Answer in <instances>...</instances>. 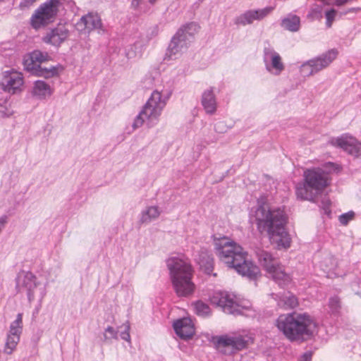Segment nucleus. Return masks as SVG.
Masks as SVG:
<instances>
[{
  "mask_svg": "<svg viewBox=\"0 0 361 361\" xmlns=\"http://www.w3.org/2000/svg\"><path fill=\"white\" fill-rule=\"evenodd\" d=\"M329 306L332 313H337L341 307L338 297H331L329 300Z\"/></svg>",
  "mask_w": 361,
  "mask_h": 361,
  "instance_id": "33",
  "label": "nucleus"
},
{
  "mask_svg": "<svg viewBox=\"0 0 361 361\" xmlns=\"http://www.w3.org/2000/svg\"><path fill=\"white\" fill-rule=\"evenodd\" d=\"M336 11L334 9H330L325 12V17L326 19V25L328 27H331L334 20L336 16Z\"/></svg>",
  "mask_w": 361,
  "mask_h": 361,
  "instance_id": "35",
  "label": "nucleus"
},
{
  "mask_svg": "<svg viewBox=\"0 0 361 361\" xmlns=\"http://www.w3.org/2000/svg\"><path fill=\"white\" fill-rule=\"evenodd\" d=\"M341 166L334 162H326L321 167H312L303 172L302 181L295 185L298 199L315 202L317 197L330 185V175L341 171Z\"/></svg>",
  "mask_w": 361,
  "mask_h": 361,
  "instance_id": "3",
  "label": "nucleus"
},
{
  "mask_svg": "<svg viewBox=\"0 0 361 361\" xmlns=\"http://www.w3.org/2000/svg\"><path fill=\"white\" fill-rule=\"evenodd\" d=\"M104 338L106 340L112 339V338L117 339L118 338V331H116L113 327L108 326L105 329Z\"/></svg>",
  "mask_w": 361,
  "mask_h": 361,
  "instance_id": "37",
  "label": "nucleus"
},
{
  "mask_svg": "<svg viewBox=\"0 0 361 361\" xmlns=\"http://www.w3.org/2000/svg\"><path fill=\"white\" fill-rule=\"evenodd\" d=\"M48 58L47 52L35 50L24 59V65L27 71L33 72L41 66V63L46 61Z\"/></svg>",
  "mask_w": 361,
  "mask_h": 361,
  "instance_id": "23",
  "label": "nucleus"
},
{
  "mask_svg": "<svg viewBox=\"0 0 361 361\" xmlns=\"http://www.w3.org/2000/svg\"><path fill=\"white\" fill-rule=\"evenodd\" d=\"M274 10L272 6H266L262 8L248 9L237 16L234 18V24L237 26H247L252 25L255 21H260L268 16Z\"/></svg>",
  "mask_w": 361,
  "mask_h": 361,
  "instance_id": "16",
  "label": "nucleus"
},
{
  "mask_svg": "<svg viewBox=\"0 0 361 361\" xmlns=\"http://www.w3.org/2000/svg\"><path fill=\"white\" fill-rule=\"evenodd\" d=\"M147 0H133L132 6L135 8L142 9L145 6Z\"/></svg>",
  "mask_w": 361,
  "mask_h": 361,
  "instance_id": "41",
  "label": "nucleus"
},
{
  "mask_svg": "<svg viewBox=\"0 0 361 361\" xmlns=\"http://www.w3.org/2000/svg\"><path fill=\"white\" fill-rule=\"evenodd\" d=\"M6 222H7V217L6 216H2L0 217V233L5 227Z\"/></svg>",
  "mask_w": 361,
  "mask_h": 361,
  "instance_id": "44",
  "label": "nucleus"
},
{
  "mask_svg": "<svg viewBox=\"0 0 361 361\" xmlns=\"http://www.w3.org/2000/svg\"><path fill=\"white\" fill-rule=\"evenodd\" d=\"M312 353L307 351L305 353L299 361H312Z\"/></svg>",
  "mask_w": 361,
  "mask_h": 361,
  "instance_id": "43",
  "label": "nucleus"
},
{
  "mask_svg": "<svg viewBox=\"0 0 361 361\" xmlns=\"http://www.w3.org/2000/svg\"><path fill=\"white\" fill-rule=\"evenodd\" d=\"M0 113L3 117H8L13 114V111L8 107H1Z\"/></svg>",
  "mask_w": 361,
  "mask_h": 361,
  "instance_id": "42",
  "label": "nucleus"
},
{
  "mask_svg": "<svg viewBox=\"0 0 361 361\" xmlns=\"http://www.w3.org/2000/svg\"><path fill=\"white\" fill-rule=\"evenodd\" d=\"M268 274L281 288H288L292 285L291 276L285 271L281 264L275 267Z\"/></svg>",
  "mask_w": 361,
  "mask_h": 361,
  "instance_id": "24",
  "label": "nucleus"
},
{
  "mask_svg": "<svg viewBox=\"0 0 361 361\" xmlns=\"http://www.w3.org/2000/svg\"><path fill=\"white\" fill-rule=\"evenodd\" d=\"M161 212V208L157 205L147 206L141 212L140 221L145 224H149L157 220Z\"/></svg>",
  "mask_w": 361,
  "mask_h": 361,
  "instance_id": "27",
  "label": "nucleus"
},
{
  "mask_svg": "<svg viewBox=\"0 0 361 361\" xmlns=\"http://www.w3.org/2000/svg\"><path fill=\"white\" fill-rule=\"evenodd\" d=\"M69 36V30L63 24H59L47 32L42 41L54 47H59Z\"/></svg>",
  "mask_w": 361,
  "mask_h": 361,
  "instance_id": "17",
  "label": "nucleus"
},
{
  "mask_svg": "<svg viewBox=\"0 0 361 361\" xmlns=\"http://www.w3.org/2000/svg\"><path fill=\"white\" fill-rule=\"evenodd\" d=\"M171 283L177 293H192L195 286L192 281L193 269L190 259L182 253L169 256L166 259Z\"/></svg>",
  "mask_w": 361,
  "mask_h": 361,
  "instance_id": "5",
  "label": "nucleus"
},
{
  "mask_svg": "<svg viewBox=\"0 0 361 361\" xmlns=\"http://www.w3.org/2000/svg\"><path fill=\"white\" fill-rule=\"evenodd\" d=\"M23 328V314L18 313L16 319L9 326V330L7 333L4 347V353L5 354L11 355L15 351L20 341Z\"/></svg>",
  "mask_w": 361,
  "mask_h": 361,
  "instance_id": "14",
  "label": "nucleus"
},
{
  "mask_svg": "<svg viewBox=\"0 0 361 361\" xmlns=\"http://www.w3.org/2000/svg\"><path fill=\"white\" fill-rule=\"evenodd\" d=\"M338 55L336 49L329 50L326 53L304 63L300 67V73L304 76L314 75L326 68Z\"/></svg>",
  "mask_w": 361,
  "mask_h": 361,
  "instance_id": "10",
  "label": "nucleus"
},
{
  "mask_svg": "<svg viewBox=\"0 0 361 361\" xmlns=\"http://www.w3.org/2000/svg\"><path fill=\"white\" fill-rule=\"evenodd\" d=\"M250 221L260 233H267L270 242L279 249L290 246V238L286 230L288 216L283 207L271 205L267 197L261 196L250 211Z\"/></svg>",
  "mask_w": 361,
  "mask_h": 361,
  "instance_id": "1",
  "label": "nucleus"
},
{
  "mask_svg": "<svg viewBox=\"0 0 361 361\" xmlns=\"http://www.w3.org/2000/svg\"><path fill=\"white\" fill-rule=\"evenodd\" d=\"M263 63L265 70L271 75L279 76L285 71L286 66L281 56L270 46L264 48Z\"/></svg>",
  "mask_w": 361,
  "mask_h": 361,
  "instance_id": "13",
  "label": "nucleus"
},
{
  "mask_svg": "<svg viewBox=\"0 0 361 361\" xmlns=\"http://www.w3.org/2000/svg\"><path fill=\"white\" fill-rule=\"evenodd\" d=\"M124 328L123 331L121 332V337L123 340L126 341L130 343V336L129 334L130 331V324L128 322H126L123 324Z\"/></svg>",
  "mask_w": 361,
  "mask_h": 361,
  "instance_id": "36",
  "label": "nucleus"
},
{
  "mask_svg": "<svg viewBox=\"0 0 361 361\" xmlns=\"http://www.w3.org/2000/svg\"><path fill=\"white\" fill-rule=\"evenodd\" d=\"M258 262L267 274L272 271L275 267L281 264L272 254L264 249L257 248L255 251Z\"/></svg>",
  "mask_w": 361,
  "mask_h": 361,
  "instance_id": "21",
  "label": "nucleus"
},
{
  "mask_svg": "<svg viewBox=\"0 0 361 361\" xmlns=\"http://www.w3.org/2000/svg\"><path fill=\"white\" fill-rule=\"evenodd\" d=\"M102 21L97 13H90L82 16L75 24L76 30L84 34H88L93 30H102Z\"/></svg>",
  "mask_w": 361,
  "mask_h": 361,
  "instance_id": "18",
  "label": "nucleus"
},
{
  "mask_svg": "<svg viewBox=\"0 0 361 361\" xmlns=\"http://www.w3.org/2000/svg\"><path fill=\"white\" fill-rule=\"evenodd\" d=\"M61 273L59 266L51 269L48 276L39 274L38 276L30 271L21 270L16 277V288L20 293H31L37 288L40 289L49 281L55 280Z\"/></svg>",
  "mask_w": 361,
  "mask_h": 361,
  "instance_id": "8",
  "label": "nucleus"
},
{
  "mask_svg": "<svg viewBox=\"0 0 361 361\" xmlns=\"http://www.w3.org/2000/svg\"><path fill=\"white\" fill-rule=\"evenodd\" d=\"M144 51L143 44L140 42H136L134 44L128 47L126 49V55L128 59H133L140 58Z\"/></svg>",
  "mask_w": 361,
  "mask_h": 361,
  "instance_id": "31",
  "label": "nucleus"
},
{
  "mask_svg": "<svg viewBox=\"0 0 361 361\" xmlns=\"http://www.w3.org/2000/svg\"><path fill=\"white\" fill-rule=\"evenodd\" d=\"M0 87L10 94L20 93L24 88L23 73L13 68L3 71L0 78Z\"/></svg>",
  "mask_w": 361,
  "mask_h": 361,
  "instance_id": "11",
  "label": "nucleus"
},
{
  "mask_svg": "<svg viewBox=\"0 0 361 361\" xmlns=\"http://www.w3.org/2000/svg\"><path fill=\"white\" fill-rule=\"evenodd\" d=\"M173 329L176 334L183 339L192 337L195 334V327L190 318H183L173 322Z\"/></svg>",
  "mask_w": 361,
  "mask_h": 361,
  "instance_id": "22",
  "label": "nucleus"
},
{
  "mask_svg": "<svg viewBox=\"0 0 361 361\" xmlns=\"http://www.w3.org/2000/svg\"><path fill=\"white\" fill-rule=\"evenodd\" d=\"M200 269L205 274L209 275L213 271V258L207 250H202L198 257L195 258Z\"/></svg>",
  "mask_w": 361,
  "mask_h": 361,
  "instance_id": "26",
  "label": "nucleus"
},
{
  "mask_svg": "<svg viewBox=\"0 0 361 361\" xmlns=\"http://www.w3.org/2000/svg\"><path fill=\"white\" fill-rule=\"evenodd\" d=\"M321 204H321L320 207L323 210L324 213L326 215L330 214V213H331V209H330L331 202H330V200L328 198L325 197L322 200Z\"/></svg>",
  "mask_w": 361,
  "mask_h": 361,
  "instance_id": "38",
  "label": "nucleus"
},
{
  "mask_svg": "<svg viewBox=\"0 0 361 361\" xmlns=\"http://www.w3.org/2000/svg\"><path fill=\"white\" fill-rule=\"evenodd\" d=\"M231 295H213L210 301L213 305L222 308L227 314H235L238 310V305L230 298Z\"/></svg>",
  "mask_w": 361,
  "mask_h": 361,
  "instance_id": "20",
  "label": "nucleus"
},
{
  "mask_svg": "<svg viewBox=\"0 0 361 361\" xmlns=\"http://www.w3.org/2000/svg\"><path fill=\"white\" fill-rule=\"evenodd\" d=\"M36 0H23L20 3L21 7H29L31 6Z\"/></svg>",
  "mask_w": 361,
  "mask_h": 361,
  "instance_id": "45",
  "label": "nucleus"
},
{
  "mask_svg": "<svg viewBox=\"0 0 361 361\" xmlns=\"http://www.w3.org/2000/svg\"><path fill=\"white\" fill-rule=\"evenodd\" d=\"M62 71L63 67L60 65L56 66H51L49 68H42L40 66L32 73L39 77L51 78L59 75L60 72H61Z\"/></svg>",
  "mask_w": 361,
  "mask_h": 361,
  "instance_id": "29",
  "label": "nucleus"
},
{
  "mask_svg": "<svg viewBox=\"0 0 361 361\" xmlns=\"http://www.w3.org/2000/svg\"><path fill=\"white\" fill-rule=\"evenodd\" d=\"M201 104L207 114L213 115L216 113L218 102L215 94V87H209L202 92L201 95Z\"/></svg>",
  "mask_w": 361,
  "mask_h": 361,
  "instance_id": "19",
  "label": "nucleus"
},
{
  "mask_svg": "<svg viewBox=\"0 0 361 361\" xmlns=\"http://www.w3.org/2000/svg\"><path fill=\"white\" fill-rule=\"evenodd\" d=\"M352 10L353 11H361V8H353Z\"/></svg>",
  "mask_w": 361,
  "mask_h": 361,
  "instance_id": "47",
  "label": "nucleus"
},
{
  "mask_svg": "<svg viewBox=\"0 0 361 361\" xmlns=\"http://www.w3.org/2000/svg\"><path fill=\"white\" fill-rule=\"evenodd\" d=\"M322 267H324L325 270H330L335 267V262L332 257H328L322 262Z\"/></svg>",
  "mask_w": 361,
  "mask_h": 361,
  "instance_id": "39",
  "label": "nucleus"
},
{
  "mask_svg": "<svg viewBox=\"0 0 361 361\" xmlns=\"http://www.w3.org/2000/svg\"><path fill=\"white\" fill-rule=\"evenodd\" d=\"M355 217V212L353 211H350L348 212L342 214L339 216V222L342 225H347L350 221H352Z\"/></svg>",
  "mask_w": 361,
  "mask_h": 361,
  "instance_id": "34",
  "label": "nucleus"
},
{
  "mask_svg": "<svg viewBox=\"0 0 361 361\" xmlns=\"http://www.w3.org/2000/svg\"><path fill=\"white\" fill-rule=\"evenodd\" d=\"M214 245L220 260L241 276L250 280H256L261 276L259 267L248 259L247 252L235 241L222 236L214 238Z\"/></svg>",
  "mask_w": 361,
  "mask_h": 361,
  "instance_id": "2",
  "label": "nucleus"
},
{
  "mask_svg": "<svg viewBox=\"0 0 361 361\" xmlns=\"http://www.w3.org/2000/svg\"><path fill=\"white\" fill-rule=\"evenodd\" d=\"M192 305L196 314L198 315L205 316L210 312L209 306L201 301H197Z\"/></svg>",
  "mask_w": 361,
  "mask_h": 361,
  "instance_id": "32",
  "label": "nucleus"
},
{
  "mask_svg": "<svg viewBox=\"0 0 361 361\" xmlns=\"http://www.w3.org/2000/svg\"><path fill=\"white\" fill-rule=\"evenodd\" d=\"M151 4H154L157 0H148Z\"/></svg>",
  "mask_w": 361,
  "mask_h": 361,
  "instance_id": "46",
  "label": "nucleus"
},
{
  "mask_svg": "<svg viewBox=\"0 0 361 361\" xmlns=\"http://www.w3.org/2000/svg\"><path fill=\"white\" fill-rule=\"evenodd\" d=\"M281 27L290 32H296L300 28V18L295 14H288L281 20Z\"/></svg>",
  "mask_w": 361,
  "mask_h": 361,
  "instance_id": "28",
  "label": "nucleus"
},
{
  "mask_svg": "<svg viewBox=\"0 0 361 361\" xmlns=\"http://www.w3.org/2000/svg\"><path fill=\"white\" fill-rule=\"evenodd\" d=\"M329 143L334 147L342 149L344 152L355 157L361 155V142L348 133L332 137L329 140Z\"/></svg>",
  "mask_w": 361,
  "mask_h": 361,
  "instance_id": "15",
  "label": "nucleus"
},
{
  "mask_svg": "<svg viewBox=\"0 0 361 361\" xmlns=\"http://www.w3.org/2000/svg\"><path fill=\"white\" fill-rule=\"evenodd\" d=\"M214 341L218 348H229L231 352L245 349L250 343H252L251 337L236 334L216 336Z\"/></svg>",
  "mask_w": 361,
  "mask_h": 361,
  "instance_id": "12",
  "label": "nucleus"
},
{
  "mask_svg": "<svg viewBox=\"0 0 361 361\" xmlns=\"http://www.w3.org/2000/svg\"><path fill=\"white\" fill-rule=\"evenodd\" d=\"M53 93V89L49 84L42 80L34 82L31 94L33 97L37 99H45Z\"/></svg>",
  "mask_w": 361,
  "mask_h": 361,
  "instance_id": "25",
  "label": "nucleus"
},
{
  "mask_svg": "<svg viewBox=\"0 0 361 361\" xmlns=\"http://www.w3.org/2000/svg\"><path fill=\"white\" fill-rule=\"evenodd\" d=\"M200 30V26L196 22L183 25L171 38L166 52V58L174 60L180 57L187 51Z\"/></svg>",
  "mask_w": 361,
  "mask_h": 361,
  "instance_id": "7",
  "label": "nucleus"
},
{
  "mask_svg": "<svg viewBox=\"0 0 361 361\" xmlns=\"http://www.w3.org/2000/svg\"><path fill=\"white\" fill-rule=\"evenodd\" d=\"M169 94L166 92L153 91L140 114L135 117L133 123V129H137L142 126L144 123L148 127L155 126L165 107Z\"/></svg>",
  "mask_w": 361,
  "mask_h": 361,
  "instance_id": "6",
  "label": "nucleus"
},
{
  "mask_svg": "<svg viewBox=\"0 0 361 361\" xmlns=\"http://www.w3.org/2000/svg\"><path fill=\"white\" fill-rule=\"evenodd\" d=\"M276 325L287 339L300 343L312 338L317 329L315 319L306 312L281 314Z\"/></svg>",
  "mask_w": 361,
  "mask_h": 361,
  "instance_id": "4",
  "label": "nucleus"
},
{
  "mask_svg": "<svg viewBox=\"0 0 361 361\" xmlns=\"http://www.w3.org/2000/svg\"><path fill=\"white\" fill-rule=\"evenodd\" d=\"M321 1L324 2L326 4L341 6V5L345 4L349 0H321Z\"/></svg>",
  "mask_w": 361,
  "mask_h": 361,
  "instance_id": "40",
  "label": "nucleus"
},
{
  "mask_svg": "<svg viewBox=\"0 0 361 361\" xmlns=\"http://www.w3.org/2000/svg\"><path fill=\"white\" fill-rule=\"evenodd\" d=\"M278 304L284 310H289L298 307L299 302L295 295H281Z\"/></svg>",
  "mask_w": 361,
  "mask_h": 361,
  "instance_id": "30",
  "label": "nucleus"
},
{
  "mask_svg": "<svg viewBox=\"0 0 361 361\" xmlns=\"http://www.w3.org/2000/svg\"><path fill=\"white\" fill-rule=\"evenodd\" d=\"M58 0H50L40 5L30 18L32 27L39 30L53 22L58 11Z\"/></svg>",
  "mask_w": 361,
  "mask_h": 361,
  "instance_id": "9",
  "label": "nucleus"
}]
</instances>
